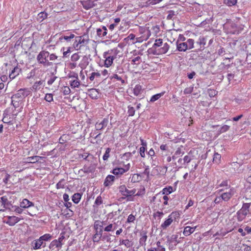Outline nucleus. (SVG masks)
Returning <instances> with one entry per match:
<instances>
[{
	"instance_id": "0eeeda50",
	"label": "nucleus",
	"mask_w": 251,
	"mask_h": 251,
	"mask_svg": "<svg viewBox=\"0 0 251 251\" xmlns=\"http://www.w3.org/2000/svg\"><path fill=\"white\" fill-rule=\"evenodd\" d=\"M119 190L121 195L124 197L123 199L127 198V201H131L133 199L131 197L134 196L136 192V189L134 188L131 190H128L125 185H120L119 187Z\"/></svg>"
},
{
	"instance_id": "cd10ccee",
	"label": "nucleus",
	"mask_w": 251,
	"mask_h": 251,
	"mask_svg": "<svg viewBox=\"0 0 251 251\" xmlns=\"http://www.w3.org/2000/svg\"><path fill=\"white\" fill-rule=\"evenodd\" d=\"M89 96L93 99H97L99 97V93L96 89H91L88 91Z\"/></svg>"
},
{
	"instance_id": "bf43d9fd",
	"label": "nucleus",
	"mask_w": 251,
	"mask_h": 251,
	"mask_svg": "<svg viewBox=\"0 0 251 251\" xmlns=\"http://www.w3.org/2000/svg\"><path fill=\"white\" fill-rule=\"evenodd\" d=\"M44 99L48 102H50L53 101V95L51 94H46Z\"/></svg>"
},
{
	"instance_id": "4c0bfd02",
	"label": "nucleus",
	"mask_w": 251,
	"mask_h": 251,
	"mask_svg": "<svg viewBox=\"0 0 251 251\" xmlns=\"http://www.w3.org/2000/svg\"><path fill=\"white\" fill-rule=\"evenodd\" d=\"M48 17V14L45 12H41L38 14L37 20L39 22H42Z\"/></svg>"
},
{
	"instance_id": "f3484780",
	"label": "nucleus",
	"mask_w": 251,
	"mask_h": 251,
	"mask_svg": "<svg viewBox=\"0 0 251 251\" xmlns=\"http://www.w3.org/2000/svg\"><path fill=\"white\" fill-rule=\"evenodd\" d=\"M44 87V81L42 80H40L38 81H35L31 87L30 88V91H32L34 92H36L42 89Z\"/></svg>"
},
{
	"instance_id": "2f4dec72",
	"label": "nucleus",
	"mask_w": 251,
	"mask_h": 251,
	"mask_svg": "<svg viewBox=\"0 0 251 251\" xmlns=\"http://www.w3.org/2000/svg\"><path fill=\"white\" fill-rule=\"evenodd\" d=\"M184 153V151L182 150V148H178L174 155L172 156V160L174 161L176 160L178 157L182 156Z\"/></svg>"
},
{
	"instance_id": "c9c22d12",
	"label": "nucleus",
	"mask_w": 251,
	"mask_h": 251,
	"mask_svg": "<svg viewBox=\"0 0 251 251\" xmlns=\"http://www.w3.org/2000/svg\"><path fill=\"white\" fill-rule=\"evenodd\" d=\"M43 244V242L39 238V239L34 240V245L33 246V249L34 250H37V249H40Z\"/></svg>"
},
{
	"instance_id": "4468645a",
	"label": "nucleus",
	"mask_w": 251,
	"mask_h": 251,
	"mask_svg": "<svg viewBox=\"0 0 251 251\" xmlns=\"http://www.w3.org/2000/svg\"><path fill=\"white\" fill-rule=\"evenodd\" d=\"M167 237V242L169 243L170 249H175L176 245L180 242L178 240V235L177 234H173L171 236H168Z\"/></svg>"
},
{
	"instance_id": "e2e57ef3",
	"label": "nucleus",
	"mask_w": 251,
	"mask_h": 251,
	"mask_svg": "<svg viewBox=\"0 0 251 251\" xmlns=\"http://www.w3.org/2000/svg\"><path fill=\"white\" fill-rule=\"evenodd\" d=\"M230 126L227 125H224L222 127H220L219 131L220 133H222L225 132L229 130Z\"/></svg>"
},
{
	"instance_id": "e433bc0d",
	"label": "nucleus",
	"mask_w": 251,
	"mask_h": 251,
	"mask_svg": "<svg viewBox=\"0 0 251 251\" xmlns=\"http://www.w3.org/2000/svg\"><path fill=\"white\" fill-rule=\"evenodd\" d=\"M81 194L78 193L74 194L72 196V201L75 203H78L81 198Z\"/></svg>"
},
{
	"instance_id": "f03ea898",
	"label": "nucleus",
	"mask_w": 251,
	"mask_h": 251,
	"mask_svg": "<svg viewBox=\"0 0 251 251\" xmlns=\"http://www.w3.org/2000/svg\"><path fill=\"white\" fill-rule=\"evenodd\" d=\"M84 9L86 10L94 8L99 9L102 7V0H84L80 1Z\"/></svg>"
},
{
	"instance_id": "49530a36",
	"label": "nucleus",
	"mask_w": 251,
	"mask_h": 251,
	"mask_svg": "<svg viewBox=\"0 0 251 251\" xmlns=\"http://www.w3.org/2000/svg\"><path fill=\"white\" fill-rule=\"evenodd\" d=\"M237 2V0H224V3L228 6L235 5Z\"/></svg>"
},
{
	"instance_id": "f8f14e48",
	"label": "nucleus",
	"mask_w": 251,
	"mask_h": 251,
	"mask_svg": "<svg viewBox=\"0 0 251 251\" xmlns=\"http://www.w3.org/2000/svg\"><path fill=\"white\" fill-rule=\"evenodd\" d=\"M12 197V194L11 193H7L4 196L0 197V199L2 200L3 205L5 209L11 210L13 208V202L11 200Z\"/></svg>"
},
{
	"instance_id": "680f3d73",
	"label": "nucleus",
	"mask_w": 251,
	"mask_h": 251,
	"mask_svg": "<svg viewBox=\"0 0 251 251\" xmlns=\"http://www.w3.org/2000/svg\"><path fill=\"white\" fill-rule=\"evenodd\" d=\"M39 158H40V157L39 156H33L28 157L27 159L30 162L35 163L38 161Z\"/></svg>"
},
{
	"instance_id": "39448f33",
	"label": "nucleus",
	"mask_w": 251,
	"mask_h": 251,
	"mask_svg": "<svg viewBox=\"0 0 251 251\" xmlns=\"http://www.w3.org/2000/svg\"><path fill=\"white\" fill-rule=\"evenodd\" d=\"M195 41L192 39H188L185 42L176 43V49L179 51H185L187 50L194 49Z\"/></svg>"
},
{
	"instance_id": "9d476101",
	"label": "nucleus",
	"mask_w": 251,
	"mask_h": 251,
	"mask_svg": "<svg viewBox=\"0 0 251 251\" xmlns=\"http://www.w3.org/2000/svg\"><path fill=\"white\" fill-rule=\"evenodd\" d=\"M50 55L49 52L46 50H42L39 52L37 56V60L39 64H43L44 66L50 65V63L47 60Z\"/></svg>"
},
{
	"instance_id": "6e6552de",
	"label": "nucleus",
	"mask_w": 251,
	"mask_h": 251,
	"mask_svg": "<svg viewBox=\"0 0 251 251\" xmlns=\"http://www.w3.org/2000/svg\"><path fill=\"white\" fill-rule=\"evenodd\" d=\"M80 55L78 52H76L73 54L71 57V62L69 64V67L71 69H74L77 66H79L81 68L84 69L86 66L82 63H80L77 65V62L80 59ZM87 64H86L87 65Z\"/></svg>"
},
{
	"instance_id": "c85d7f7f",
	"label": "nucleus",
	"mask_w": 251,
	"mask_h": 251,
	"mask_svg": "<svg viewBox=\"0 0 251 251\" xmlns=\"http://www.w3.org/2000/svg\"><path fill=\"white\" fill-rule=\"evenodd\" d=\"M34 204L26 199H25L20 203V206L23 208H28L31 206H33Z\"/></svg>"
},
{
	"instance_id": "b1692460",
	"label": "nucleus",
	"mask_w": 251,
	"mask_h": 251,
	"mask_svg": "<svg viewBox=\"0 0 251 251\" xmlns=\"http://www.w3.org/2000/svg\"><path fill=\"white\" fill-rule=\"evenodd\" d=\"M21 72V69L18 67H15L13 70H12L9 74V77L11 80L14 79L17 76H18Z\"/></svg>"
},
{
	"instance_id": "c03bdc74",
	"label": "nucleus",
	"mask_w": 251,
	"mask_h": 251,
	"mask_svg": "<svg viewBox=\"0 0 251 251\" xmlns=\"http://www.w3.org/2000/svg\"><path fill=\"white\" fill-rule=\"evenodd\" d=\"M231 231V230H226L223 231V229H221L220 231H217L216 233L214 234L213 236L215 237L216 236H225L226 234Z\"/></svg>"
},
{
	"instance_id": "774afa93",
	"label": "nucleus",
	"mask_w": 251,
	"mask_h": 251,
	"mask_svg": "<svg viewBox=\"0 0 251 251\" xmlns=\"http://www.w3.org/2000/svg\"><path fill=\"white\" fill-rule=\"evenodd\" d=\"M241 251H251V247L243 245L241 247Z\"/></svg>"
},
{
	"instance_id": "603ef678",
	"label": "nucleus",
	"mask_w": 251,
	"mask_h": 251,
	"mask_svg": "<svg viewBox=\"0 0 251 251\" xmlns=\"http://www.w3.org/2000/svg\"><path fill=\"white\" fill-rule=\"evenodd\" d=\"M100 74L99 72H93L89 76L91 81H93L95 77H100Z\"/></svg>"
},
{
	"instance_id": "052dcab7",
	"label": "nucleus",
	"mask_w": 251,
	"mask_h": 251,
	"mask_svg": "<svg viewBox=\"0 0 251 251\" xmlns=\"http://www.w3.org/2000/svg\"><path fill=\"white\" fill-rule=\"evenodd\" d=\"M111 151V149L109 148L106 149L105 152L103 156V159L104 160H107L108 158L109 157V153Z\"/></svg>"
},
{
	"instance_id": "72a5a7b5",
	"label": "nucleus",
	"mask_w": 251,
	"mask_h": 251,
	"mask_svg": "<svg viewBox=\"0 0 251 251\" xmlns=\"http://www.w3.org/2000/svg\"><path fill=\"white\" fill-rule=\"evenodd\" d=\"M102 233L95 232L92 236L94 243H98L102 239Z\"/></svg>"
},
{
	"instance_id": "0e129e2a",
	"label": "nucleus",
	"mask_w": 251,
	"mask_h": 251,
	"mask_svg": "<svg viewBox=\"0 0 251 251\" xmlns=\"http://www.w3.org/2000/svg\"><path fill=\"white\" fill-rule=\"evenodd\" d=\"M111 235L104 234L103 236L102 235V240L106 241L107 242H111Z\"/></svg>"
},
{
	"instance_id": "a878e982",
	"label": "nucleus",
	"mask_w": 251,
	"mask_h": 251,
	"mask_svg": "<svg viewBox=\"0 0 251 251\" xmlns=\"http://www.w3.org/2000/svg\"><path fill=\"white\" fill-rule=\"evenodd\" d=\"M142 86L140 84H136L133 88V93L134 96H139L143 92Z\"/></svg>"
},
{
	"instance_id": "473e14b6",
	"label": "nucleus",
	"mask_w": 251,
	"mask_h": 251,
	"mask_svg": "<svg viewBox=\"0 0 251 251\" xmlns=\"http://www.w3.org/2000/svg\"><path fill=\"white\" fill-rule=\"evenodd\" d=\"M141 237L139 240V243L141 246L146 245V242L147 239V235L146 232L143 231L140 233Z\"/></svg>"
},
{
	"instance_id": "9b49d317",
	"label": "nucleus",
	"mask_w": 251,
	"mask_h": 251,
	"mask_svg": "<svg viewBox=\"0 0 251 251\" xmlns=\"http://www.w3.org/2000/svg\"><path fill=\"white\" fill-rule=\"evenodd\" d=\"M206 39L205 37L201 36L194 43V49L197 51L203 50L205 48Z\"/></svg>"
},
{
	"instance_id": "8fccbe9b",
	"label": "nucleus",
	"mask_w": 251,
	"mask_h": 251,
	"mask_svg": "<svg viewBox=\"0 0 251 251\" xmlns=\"http://www.w3.org/2000/svg\"><path fill=\"white\" fill-rule=\"evenodd\" d=\"M115 229V227L113 225L110 224L104 228L103 230L106 232H110L114 231Z\"/></svg>"
},
{
	"instance_id": "c756f323",
	"label": "nucleus",
	"mask_w": 251,
	"mask_h": 251,
	"mask_svg": "<svg viewBox=\"0 0 251 251\" xmlns=\"http://www.w3.org/2000/svg\"><path fill=\"white\" fill-rule=\"evenodd\" d=\"M196 227H191V226H186L184 229V230H183V234L185 236H188L189 235H190L191 234H192V233H193L196 229Z\"/></svg>"
},
{
	"instance_id": "393cba45",
	"label": "nucleus",
	"mask_w": 251,
	"mask_h": 251,
	"mask_svg": "<svg viewBox=\"0 0 251 251\" xmlns=\"http://www.w3.org/2000/svg\"><path fill=\"white\" fill-rule=\"evenodd\" d=\"M160 154L162 156H167L170 152L169 147L166 144H162L160 147Z\"/></svg>"
},
{
	"instance_id": "412c9836",
	"label": "nucleus",
	"mask_w": 251,
	"mask_h": 251,
	"mask_svg": "<svg viewBox=\"0 0 251 251\" xmlns=\"http://www.w3.org/2000/svg\"><path fill=\"white\" fill-rule=\"evenodd\" d=\"M63 243H60V241L55 239L51 242L50 244L49 248L51 250L56 249L58 251L61 249Z\"/></svg>"
},
{
	"instance_id": "ddd939ff",
	"label": "nucleus",
	"mask_w": 251,
	"mask_h": 251,
	"mask_svg": "<svg viewBox=\"0 0 251 251\" xmlns=\"http://www.w3.org/2000/svg\"><path fill=\"white\" fill-rule=\"evenodd\" d=\"M130 168V164L128 163L124 165L123 168L116 167L113 169L111 173L115 176H121L124 173L127 172L129 170Z\"/></svg>"
},
{
	"instance_id": "4be33fe9",
	"label": "nucleus",
	"mask_w": 251,
	"mask_h": 251,
	"mask_svg": "<svg viewBox=\"0 0 251 251\" xmlns=\"http://www.w3.org/2000/svg\"><path fill=\"white\" fill-rule=\"evenodd\" d=\"M169 47V45L167 42H165L164 44H163L162 46H160L159 48H158V54L166 53L168 51Z\"/></svg>"
},
{
	"instance_id": "a18cd8bd",
	"label": "nucleus",
	"mask_w": 251,
	"mask_h": 251,
	"mask_svg": "<svg viewBox=\"0 0 251 251\" xmlns=\"http://www.w3.org/2000/svg\"><path fill=\"white\" fill-rule=\"evenodd\" d=\"M221 155L217 152H215L214 154L213 158V162L218 164L221 160Z\"/></svg>"
},
{
	"instance_id": "4d7b16f0",
	"label": "nucleus",
	"mask_w": 251,
	"mask_h": 251,
	"mask_svg": "<svg viewBox=\"0 0 251 251\" xmlns=\"http://www.w3.org/2000/svg\"><path fill=\"white\" fill-rule=\"evenodd\" d=\"M115 78L117 79V80L120 81L122 84H124L125 83V80H124L121 76H119L117 74H114L112 76L110 77V79H112Z\"/></svg>"
},
{
	"instance_id": "f704fd0d",
	"label": "nucleus",
	"mask_w": 251,
	"mask_h": 251,
	"mask_svg": "<svg viewBox=\"0 0 251 251\" xmlns=\"http://www.w3.org/2000/svg\"><path fill=\"white\" fill-rule=\"evenodd\" d=\"M137 192L135 193L134 196H143L146 192L145 188L143 185H140V187L136 189V191Z\"/></svg>"
},
{
	"instance_id": "de8ad7c7",
	"label": "nucleus",
	"mask_w": 251,
	"mask_h": 251,
	"mask_svg": "<svg viewBox=\"0 0 251 251\" xmlns=\"http://www.w3.org/2000/svg\"><path fill=\"white\" fill-rule=\"evenodd\" d=\"M103 28L104 30V31H103L102 30V29H101L100 28H98L97 29V34H98V36L103 37V36H105L106 35L107 32L106 31V27L103 26Z\"/></svg>"
},
{
	"instance_id": "20e7f679",
	"label": "nucleus",
	"mask_w": 251,
	"mask_h": 251,
	"mask_svg": "<svg viewBox=\"0 0 251 251\" xmlns=\"http://www.w3.org/2000/svg\"><path fill=\"white\" fill-rule=\"evenodd\" d=\"M89 42L88 37L85 36H75V41L73 43V47L77 50L86 46Z\"/></svg>"
},
{
	"instance_id": "37998d69",
	"label": "nucleus",
	"mask_w": 251,
	"mask_h": 251,
	"mask_svg": "<svg viewBox=\"0 0 251 251\" xmlns=\"http://www.w3.org/2000/svg\"><path fill=\"white\" fill-rule=\"evenodd\" d=\"M170 216H169L168 219L164 221V222L161 225V226L163 228H166V227L169 226L172 223L173 220L172 218L171 217H170Z\"/></svg>"
},
{
	"instance_id": "bb28decb",
	"label": "nucleus",
	"mask_w": 251,
	"mask_h": 251,
	"mask_svg": "<svg viewBox=\"0 0 251 251\" xmlns=\"http://www.w3.org/2000/svg\"><path fill=\"white\" fill-rule=\"evenodd\" d=\"M174 191L175 190H174L173 187L168 186L164 188L159 194L162 193V195H168Z\"/></svg>"
},
{
	"instance_id": "1a4fd4ad",
	"label": "nucleus",
	"mask_w": 251,
	"mask_h": 251,
	"mask_svg": "<svg viewBox=\"0 0 251 251\" xmlns=\"http://www.w3.org/2000/svg\"><path fill=\"white\" fill-rule=\"evenodd\" d=\"M17 114L9 113L8 111H4L2 122L4 123L12 125L16 122Z\"/></svg>"
},
{
	"instance_id": "5fc2aeb1",
	"label": "nucleus",
	"mask_w": 251,
	"mask_h": 251,
	"mask_svg": "<svg viewBox=\"0 0 251 251\" xmlns=\"http://www.w3.org/2000/svg\"><path fill=\"white\" fill-rule=\"evenodd\" d=\"M40 238L44 241H47L50 240L51 238V235L50 234L47 233L41 236Z\"/></svg>"
},
{
	"instance_id": "7c9ffc66",
	"label": "nucleus",
	"mask_w": 251,
	"mask_h": 251,
	"mask_svg": "<svg viewBox=\"0 0 251 251\" xmlns=\"http://www.w3.org/2000/svg\"><path fill=\"white\" fill-rule=\"evenodd\" d=\"M133 244L128 239H122L120 240L119 245H124L127 248H130Z\"/></svg>"
},
{
	"instance_id": "5701e85b",
	"label": "nucleus",
	"mask_w": 251,
	"mask_h": 251,
	"mask_svg": "<svg viewBox=\"0 0 251 251\" xmlns=\"http://www.w3.org/2000/svg\"><path fill=\"white\" fill-rule=\"evenodd\" d=\"M115 179V177L114 176L110 175H108L104 180L103 183L105 187L111 185L113 184V182L114 181Z\"/></svg>"
},
{
	"instance_id": "6ab92c4d",
	"label": "nucleus",
	"mask_w": 251,
	"mask_h": 251,
	"mask_svg": "<svg viewBox=\"0 0 251 251\" xmlns=\"http://www.w3.org/2000/svg\"><path fill=\"white\" fill-rule=\"evenodd\" d=\"M75 35L72 33H68L66 35L61 36L59 37V40L61 42L66 41L68 43H71L72 40L75 38Z\"/></svg>"
},
{
	"instance_id": "f257e3e1",
	"label": "nucleus",
	"mask_w": 251,
	"mask_h": 251,
	"mask_svg": "<svg viewBox=\"0 0 251 251\" xmlns=\"http://www.w3.org/2000/svg\"><path fill=\"white\" fill-rule=\"evenodd\" d=\"M30 95L31 91L28 88L20 89L11 97L12 103L16 106L14 102H18Z\"/></svg>"
},
{
	"instance_id": "7ed1b4c3",
	"label": "nucleus",
	"mask_w": 251,
	"mask_h": 251,
	"mask_svg": "<svg viewBox=\"0 0 251 251\" xmlns=\"http://www.w3.org/2000/svg\"><path fill=\"white\" fill-rule=\"evenodd\" d=\"M102 56L104 59L103 66L109 68L113 65L114 60L116 58V53L112 50H110L104 52Z\"/></svg>"
},
{
	"instance_id": "6e6d98bb",
	"label": "nucleus",
	"mask_w": 251,
	"mask_h": 251,
	"mask_svg": "<svg viewBox=\"0 0 251 251\" xmlns=\"http://www.w3.org/2000/svg\"><path fill=\"white\" fill-rule=\"evenodd\" d=\"M127 113L128 114V116H133L135 114V109L133 106L131 105H129L127 107Z\"/></svg>"
},
{
	"instance_id": "aec40b11",
	"label": "nucleus",
	"mask_w": 251,
	"mask_h": 251,
	"mask_svg": "<svg viewBox=\"0 0 251 251\" xmlns=\"http://www.w3.org/2000/svg\"><path fill=\"white\" fill-rule=\"evenodd\" d=\"M109 123L108 118H104L100 123L97 122L96 124V128L97 130H101L107 126Z\"/></svg>"
},
{
	"instance_id": "2eb2a0df",
	"label": "nucleus",
	"mask_w": 251,
	"mask_h": 251,
	"mask_svg": "<svg viewBox=\"0 0 251 251\" xmlns=\"http://www.w3.org/2000/svg\"><path fill=\"white\" fill-rule=\"evenodd\" d=\"M6 220H4L3 222L10 226H14L19 221L24 219L23 217H18L15 216H8L6 217Z\"/></svg>"
},
{
	"instance_id": "864d4df0",
	"label": "nucleus",
	"mask_w": 251,
	"mask_h": 251,
	"mask_svg": "<svg viewBox=\"0 0 251 251\" xmlns=\"http://www.w3.org/2000/svg\"><path fill=\"white\" fill-rule=\"evenodd\" d=\"M141 57L136 56L132 59L131 62L132 64L138 65L141 62Z\"/></svg>"
},
{
	"instance_id": "a211bd4d",
	"label": "nucleus",
	"mask_w": 251,
	"mask_h": 251,
	"mask_svg": "<svg viewBox=\"0 0 251 251\" xmlns=\"http://www.w3.org/2000/svg\"><path fill=\"white\" fill-rule=\"evenodd\" d=\"M234 193L235 191L234 188H231L230 189L228 192L222 193L221 196L224 201H227L234 195Z\"/></svg>"
},
{
	"instance_id": "423d86ee",
	"label": "nucleus",
	"mask_w": 251,
	"mask_h": 251,
	"mask_svg": "<svg viewBox=\"0 0 251 251\" xmlns=\"http://www.w3.org/2000/svg\"><path fill=\"white\" fill-rule=\"evenodd\" d=\"M251 205V202L243 203L242 208L236 213L237 219L239 222L242 221L247 215L250 214V208Z\"/></svg>"
},
{
	"instance_id": "09e8293b",
	"label": "nucleus",
	"mask_w": 251,
	"mask_h": 251,
	"mask_svg": "<svg viewBox=\"0 0 251 251\" xmlns=\"http://www.w3.org/2000/svg\"><path fill=\"white\" fill-rule=\"evenodd\" d=\"M193 159V156L190 155H185L183 159V164H188Z\"/></svg>"
},
{
	"instance_id": "58836bf2",
	"label": "nucleus",
	"mask_w": 251,
	"mask_h": 251,
	"mask_svg": "<svg viewBox=\"0 0 251 251\" xmlns=\"http://www.w3.org/2000/svg\"><path fill=\"white\" fill-rule=\"evenodd\" d=\"M142 179V177L140 174H134L131 177V182L135 183L140 181Z\"/></svg>"
},
{
	"instance_id": "3c124183",
	"label": "nucleus",
	"mask_w": 251,
	"mask_h": 251,
	"mask_svg": "<svg viewBox=\"0 0 251 251\" xmlns=\"http://www.w3.org/2000/svg\"><path fill=\"white\" fill-rule=\"evenodd\" d=\"M61 91L64 95H68L71 93V89L68 86H63L61 88Z\"/></svg>"
},
{
	"instance_id": "69168bd1",
	"label": "nucleus",
	"mask_w": 251,
	"mask_h": 251,
	"mask_svg": "<svg viewBox=\"0 0 251 251\" xmlns=\"http://www.w3.org/2000/svg\"><path fill=\"white\" fill-rule=\"evenodd\" d=\"M64 214L66 217H70L73 215V211L70 209H66L64 210Z\"/></svg>"
},
{
	"instance_id": "13d9d810",
	"label": "nucleus",
	"mask_w": 251,
	"mask_h": 251,
	"mask_svg": "<svg viewBox=\"0 0 251 251\" xmlns=\"http://www.w3.org/2000/svg\"><path fill=\"white\" fill-rule=\"evenodd\" d=\"M217 93L218 92L214 89H209L207 90V94H208L209 96L211 98L217 95Z\"/></svg>"
},
{
	"instance_id": "a19ab883",
	"label": "nucleus",
	"mask_w": 251,
	"mask_h": 251,
	"mask_svg": "<svg viewBox=\"0 0 251 251\" xmlns=\"http://www.w3.org/2000/svg\"><path fill=\"white\" fill-rule=\"evenodd\" d=\"M71 137L69 134H63L62 135L59 139V143L61 144H64L67 142V141L70 140Z\"/></svg>"
},
{
	"instance_id": "ea45409f",
	"label": "nucleus",
	"mask_w": 251,
	"mask_h": 251,
	"mask_svg": "<svg viewBox=\"0 0 251 251\" xmlns=\"http://www.w3.org/2000/svg\"><path fill=\"white\" fill-rule=\"evenodd\" d=\"M81 172H83L86 174H89L92 172V168L90 166H88L85 164L82 169H81L79 170V173H80Z\"/></svg>"
},
{
	"instance_id": "79ce46f5",
	"label": "nucleus",
	"mask_w": 251,
	"mask_h": 251,
	"mask_svg": "<svg viewBox=\"0 0 251 251\" xmlns=\"http://www.w3.org/2000/svg\"><path fill=\"white\" fill-rule=\"evenodd\" d=\"M70 86L72 88H78L80 84V82L78 78L70 81Z\"/></svg>"
},
{
	"instance_id": "dca6fc26",
	"label": "nucleus",
	"mask_w": 251,
	"mask_h": 251,
	"mask_svg": "<svg viewBox=\"0 0 251 251\" xmlns=\"http://www.w3.org/2000/svg\"><path fill=\"white\" fill-rule=\"evenodd\" d=\"M105 225V222L96 220L94 222V229L95 232L103 233V226Z\"/></svg>"
},
{
	"instance_id": "338daca9",
	"label": "nucleus",
	"mask_w": 251,
	"mask_h": 251,
	"mask_svg": "<svg viewBox=\"0 0 251 251\" xmlns=\"http://www.w3.org/2000/svg\"><path fill=\"white\" fill-rule=\"evenodd\" d=\"M155 200H156V197L155 196H153L152 197H151L150 199V206H151L152 208H154L155 207Z\"/></svg>"
}]
</instances>
